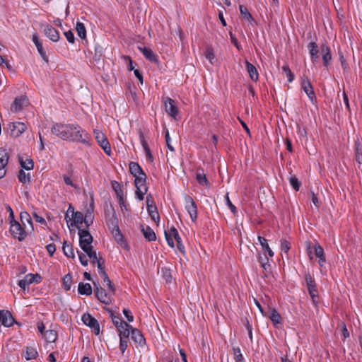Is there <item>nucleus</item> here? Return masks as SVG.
Instances as JSON below:
<instances>
[{
	"label": "nucleus",
	"mask_w": 362,
	"mask_h": 362,
	"mask_svg": "<svg viewBox=\"0 0 362 362\" xmlns=\"http://www.w3.org/2000/svg\"><path fill=\"white\" fill-rule=\"evenodd\" d=\"M71 211V218H69V221H71V225L75 226L78 228H80L78 225L82 224L83 223V214L80 211H74V209L69 206L67 212Z\"/></svg>",
	"instance_id": "obj_17"
},
{
	"label": "nucleus",
	"mask_w": 362,
	"mask_h": 362,
	"mask_svg": "<svg viewBox=\"0 0 362 362\" xmlns=\"http://www.w3.org/2000/svg\"><path fill=\"white\" fill-rule=\"evenodd\" d=\"M120 340H119V349L121 351V352L122 354L124 353V351H126V349H127V338H124V337H119Z\"/></svg>",
	"instance_id": "obj_56"
},
{
	"label": "nucleus",
	"mask_w": 362,
	"mask_h": 362,
	"mask_svg": "<svg viewBox=\"0 0 362 362\" xmlns=\"http://www.w3.org/2000/svg\"><path fill=\"white\" fill-rule=\"evenodd\" d=\"M51 132L62 140L90 146V136L77 124L55 123L51 128Z\"/></svg>",
	"instance_id": "obj_1"
},
{
	"label": "nucleus",
	"mask_w": 362,
	"mask_h": 362,
	"mask_svg": "<svg viewBox=\"0 0 362 362\" xmlns=\"http://www.w3.org/2000/svg\"><path fill=\"white\" fill-rule=\"evenodd\" d=\"M112 187L115 191V193L117 194V199L119 200L121 207L122 206H124V199H123L124 194H123V191L120 187L119 183L115 181L114 183H112Z\"/></svg>",
	"instance_id": "obj_31"
},
{
	"label": "nucleus",
	"mask_w": 362,
	"mask_h": 362,
	"mask_svg": "<svg viewBox=\"0 0 362 362\" xmlns=\"http://www.w3.org/2000/svg\"><path fill=\"white\" fill-rule=\"evenodd\" d=\"M0 322L5 327L13 325L14 320L10 312L7 310L0 311Z\"/></svg>",
	"instance_id": "obj_21"
},
{
	"label": "nucleus",
	"mask_w": 362,
	"mask_h": 362,
	"mask_svg": "<svg viewBox=\"0 0 362 362\" xmlns=\"http://www.w3.org/2000/svg\"><path fill=\"white\" fill-rule=\"evenodd\" d=\"M269 318L276 328H278L281 325V317L275 309L271 310Z\"/></svg>",
	"instance_id": "obj_26"
},
{
	"label": "nucleus",
	"mask_w": 362,
	"mask_h": 362,
	"mask_svg": "<svg viewBox=\"0 0 362 362\" xmlns=\"http://www.w3.org/2000/svg\"><path fill=\"white\" fill-rule=\"evenodd\" d=\"M39 54H40V56L45 59V60H47V55H46V52L45 50L43 48V46H42V44L40 43L39 45H37V46H35Z\"/></svg>",
	"instance_id": "obj_62"
},
{
	"label": "nucleus",
	"mask_w": 362,
	"mask_h": 362,
	"mask_svg": "<svg viewBox=\"0 0 362 362\" xmlns=\"http://www.w3.org/2000/svg\"><path fill=\"white\" fill-rule=\"evenodd\" d=\"M115 241L123 248H127L128 244L123 234L121 233L119 227H114L111 233Z\"/></svg>",
	"instance_id": "obj_16"
},
{
	"label": "nucleus",
	"mask_w": 362,
	"mask_h": 362,
	"mask_svg": "<svg viewBox=\"0 0 362 362\" xmlns=\"http://www.w3.org/2000/svg\"><path fill=\"white\" fill-rule=\"evenodd\" d=\"M83 223H85L86 227H88L93 223V216L91 211H88L85 216L83 215Z\"/></svg>",
	"instance_id": "obj_50"
},
{
	"label": "nucleus",
	"mask_w": 362,
	"mask_h": 362,
	"mask_svg": "<svg viewBox=\"0 0 362 362\" xmlns=\"http://www.w3.org/2000/svg\"><path fill=\"white\" fill-rule=\"evenodd\" d=\"M119 324L120 325L117 328L119 337L129 338L131 332L130 329H132V327L124 321L119 322Z\"/></svg>",
	"instance_id": "obj_23"
},
{
	"label": "nucleus",
	"mask_w": 362,
	"mask_h": 362,
	"mask_svg": "<svg viewBox=\"0 0 362 362\" xmlns=\"http://www.w3.org/2000/svg\"><path fill=\"white\" fill-rule=\"evenodd\" d=\"M129 171L133 175L134 174L139 173V171L142 170L141 166L136 162H130L129 164Z\"/></svg>",
	"instance_id": "obj_51"
},
{
	"label": "nucleus",
	"mask_w": 362,
	"mask_h": 362,
	"mask_svg": "<svg viewBox=\"0 0 362 362\" xmlns=\"http://www.w3.org/2000/svg\"><path fill=\"white\" fill-rule=\"evenodd\" d=\"M314 253L317 258H318V264L322 268L326 263V258L323 248L318 244L314 245Z\"/></svg>",
	"instance_id": "obj_20"
},
{
	"label": "nucleus",
	"mask_w": 362,
	"mask_h": 362,
	"mask_svg": "<svg viewBox=\"0 0 362 362\" xmlns=\"http://www.w3.org/2000/svg\"><path fill=\"white\" fill-rule=\"evenodd\" d=\"M93 134L95 140L97 141L99 146L103 148L104 152L107 155L110 156L112 150L110 144L105 136V134L98 129L93 130Z\"/></svg>",
	"instance_id": "obj_6"
},
{
	"label": "nucleus",
	"mask_w": 362,
	"mask_h": 362,
	"mask_svg": "<svg viewBox=\"0 0 362 362\" xmlns=\"http://www.w3.org/2000/svg\"><path fill=\"white\" fill-rule=\"evenodd\" d=\"M41 277L38 274L30 273L25 275L24 279L18 280L17 284L21 288L25 290L28 285L33 283H38Z\"/></svg>",
	"instance_id": "obj_14"
},
{
	"label": "nucleus",
	"mask_w": 362,
	"mask_h": 362,
	"mask_svg": "<svg viewBox=\"0 0 362 362\" xmlns=\"http://www.w3.org/2000/svg\"><path fill=\"white\" fill-rule=\"evenodd\" d=\"M62 250L64 255H66L67 257L72 259L75 258L74 247L72 245L68 243L67 241H64L63 243Z\"/></svg>",
	"instance_id": "obj_32"
},
{
	"label": "nucleus",
	"mask_w": 362,
	"mask_h": 362,
	"mask_svg": "<svg viewBox=\"0 0 362 362\" xmlns=\"http://www.w3.org/2000/svg\"><path fill=\"white\" fill-rule=\"evenodd\" d=\"M114 227H119L117 224V220L116 218H111L108 223V228L110 230V232H112V228Z\"/></svg>",
	"instance_id": "obj_63"
},
{
	"label": "nucleus",
	"mask_w": 362,
	"mask_h": 362,
	"mask_svg": "<svg viewBox=\"0 0 362 362\" xmlns=\"http://www.w3.org/2000/svg\"><path fill=\"white\" fill-rule=\"evenodd\" d=\"M144 236L148 241H154L156 239V233L149 226L143 227L141 228Z\"/></svg>",
	"instance_id": "obj_29"
},
{
	"label": "nucleus",
	"mask_w": 362,
	"mask_h": 362,
	"mask_svg": "<svg viewBox=\"0 0 362 362\" xmlns=\"http://www.w3.org/2000/svg\"><path fill=\"white\" fill-rule=\"evenodd\" d=\"M78 292L81 295L90 296L92 293V287L88 283L81 282L78 286Z\"/></svg>",
	"instance_id": "obj_27"
},
{
	"label": "nucleus",
	"mask_w": 362,
	"mask_h": 362,
	"mask_svg": "<svg viewBox=\"0 0 362 362\" xmlns=\"http://www.w3.org/2000/svg\"><path fill=\"white\" fill-rule=\"evenodd\" d=\"M8 153L5 148H0V165L6 167L8 163Z\"/></svg>",
	"instance_id": "obj_37"
},
{
	"label": "nucleus",
	"mask_w": 362,
	"mask_h": 362,
	"mask_svg": "<svg viewBox=\"0 0 362 362\" xmlns=\"http://www.w3.org/2000/svg\"><path fill=\"white\" fill-rule=\"evenodd\" d=\"M63 179L66 185L74 187V189H78V186L74 184L71 177L66 175H63Z\"/></svg>",
	"instance_id": "obj_58"
},
{
	"label": "nucleus",
	"mask_w": 362,
	"mask_h": 362,
	"mask_svg": "<svg viewBox=\"0 0 362 362\" xmlns=\"http://www.w3.org/2000/svg\"><path fill=\"white\" fill-rule=\"evenodd\" d=\"M9 225V233L11 236L20 242L23 241L27 237L25 227H23L18 221L13 222V223Z\"/></svg>",
	"instance_id": "obj_4"
},
{
	"label": "nucleus",
	"mask_w": 362,
	"mask_h": 362,
	"mask_svg": "<svg viewBox=\"0 0 362 362\" xmlns=\"http://www.w3.org/2000/svg\"><path fill=\"white\" fill-rule=\"evenodd\" d=\"M134 185L136 187V198L141 201L144 198V195L148 191V187L146 186V175L143 170L139 171V173L134 174Z\"/></svg>",
	"instance_id": "obj_2"
},
{
	"label": "nucleus",
	"mask_w": 362,
	"mask_h": 362,
	"mask_svg": "<svg viewBox=\"0 0 362 362\" xmlns=\"http://www.w3.org/2000/svg\"><path fill=\"white\" fill-rule=\"evenodd\" d=\"M301 88L308 95L310 102L314 104L316 101V96L313 86L307 77L302 78Z\"/></svg>",
	"instance_id": "obj_12"
},
{
	"label": "nucleus",
	"mask_w": 362,
	"mask_h": 362,
	"mask_svg": "<svg viewBox=\"0 0 362 362\" xmlns=\"http://www.w3.org/2000/svg\"><path fill=\"white\" fill-rule=\"evenodd\" d=\"M77 252L79 261L81 264L84 267L88 265V259L86 257L87 256L90 259V261L93 264H97L99 259H103L102 257H98L97 256L96 252L93 250V249L90 250V252L88 251L85 252L86 255L78 251H77Z\"/></svg>",
	"instance_id": "obj_11"
},
{
	"label": "nucleus",
	"mask_w": 362,
	"mask_h": 362,
	"mask_svg": "<svg viewBox=\"0 0 362 362\" xmlns=\"http://www.w3.org/2000/svg\"><path fill=\"white\" fill-rule=\"evenodd\" d=\"M71 286V276L68 274L63 278V288L65 291H69Z\"/></svg>",
	"instance_id": "obj_47"
},
{
	"label": "nucleus",
	"mask_w": 362,
	"mask_h": 362,
	"mask_svg": "<svg viewBox=\"0 0 362 362\" xmlns=\"http://www.w3.org/2000/svg\"><path fill=\"white\" fill-rule=\"evenodd\" d=\"M245 66L250 79L253 81H257L259 78V74L256 67L248 61L245 62Z\"/></svg>",
	"instance_id": "obj_24"
},
{
	"label": "nucleus",
	"mask_w": 362,
	"mask_h": 362,
	"mask_svg": "<svg viewBox=\"0 0 362 362\" xmlns=\"http://www.w3.org/2000/svg\"><path fill=\"white\" fill-rule=\"evenodd\" d=\"M103 279V286L107 287V290L110 293H115V289L114 285L112 284L107 274H104L101 276Z\"/></svg>",
	"instance_id": "obj_41"
},
{
	"label": "nucleus",
	"mask_w": 362,
	"mask_h": 362,
	"mask_svg": "<svg viewBox=\"0 0 362 362\" xmlns=\"http://www.w3.org/2000/svg\"><path fill=\"white\" fill-rule=\"evenodd\" d=\"M38 356L37 349L35 346H28L25 352V358L26 360L35 359Z\"/></svg>",
	"instance_id": "obj_28"
},
{
	"label": "nucleus",
	"mask_w": 362,
	"mask_h": 362,
	"mask_svg": "<svg viewBox=\"0 0 362 362\" xmlns=\"http://www.w3.org/2000/svg\"><path fill=\"white\" fill-rule=\"evenodd\" d=\"M78 236L79 246L84 252L93 250V237L88 230L78 228Z\"/></svg>",
	"instance_id": "obj_3"
},
{
	"label": "nucleus",
	"mask_w": 362,
	"mask_h": 362,
	"mask_svg": "<svg viewBox=\"0 0 362 362\" xmlns=\"http://www.w3.org/2000/svg\"><path fill=\"white\" fill-rule=\"evenodd\" d=\"M43 32L45 35L52 41L57 42L59 40L58 31L51 25H43Z\"/></svg>",
	"instance_id": "obj_15"
},
{
	"label": "nucleus",
	"mask_w": 362,
	"mask_h": 362,
	"mask_svg": "<svg viewBox=\"0 0 362 362\" xmlns=\"http://www.w3.org/2000/svg\"><path fill=\"white\" fill-rule=\"evenodd\" d=\"M105 260L103 259H100L98 261L97 267H98V272L100 275V276H103L104 274H106L107 273L105 271Z\"/></svg>",
	"instance_id": "obj_53"
},
{
	"label": "nucleus",
	"mask_w": 362,
	"mask_h": 362,
	"mask_svg": "<svg viewBox=\"0 0 362 362\" xmlns=\"http://www.w3.org/2000/svg\"><path fill=\"white\" fill-rule=\"evenodd\" d=\"M165 236L167 241L168 245L170 247H174V241L170 235L168 233V231H165Z\"/></svg>",
	"instance_id": "obj_64"
},
{
	"label": "nucleus",
	"mask_w": 362,
	"mask_h": 362,
	"mask_svg": "<svg viewBox=\"0 0 362 362\" xmlns=\"http://www.w3.org/2000/svg\"><path fill=\"white\" fill-rule=\"evenodd\" d=\"M257 239H258L259 243L262 246V248L264 250L267 252V253L269 255V257H274V252L269 247V245L267 243V240L265 239L264 237H262V236H259V235L258 236Z\"/></svg>",
	"instance_id": "obj_33"
},
{
	"label": "nucleus",
	"mask_w": 362,
	"mask_h": 362,
	"mask_svg": "<svg viewBox=\"0 0 362 362\" xmlns=\"http://www.w3.org/2000/svg\"><path fill=\"white\" fill-rule=\"evenodd\" d=\"M138 48L142 52L146 59L151 62H158L157 55L152 51L151 49L146 47H139Z\"/></svg>",
	"instance_id": "obj_22"
},
{
	"label": "nucleus",
	"mask_w": 362,
	"mask_h": 362,
	"mask_svg": "<svg viewBox=\"0 0 362 362\" xmlns=\"http://www.w3.org/2000/svg\"><path fill=\"white\" fill-rule=\"evenodd\" d=\"M131 339L140 346L146 344V340L141 332L136 328H132L130 335Z\"/></svg>",
	"instance_id": "obj_19"
},
{
	"label": "nucleus",
	"mask_w": 362,
	"mask_h": 362,
	"mask_svg": "<svg viewBox=\"0 0 362 362\" xmlns=\"http://www.w3.org/2000/svg\"><path fill=\"white\" fill-rule=\"evenodd\" d=\"M81 320L84 325L89 327L93 332L98 335L100 333V325L95 318L89 313H84L81 317Z\"/></svg>",
	"instance_id": "obj_10"
},
{
	"label": "nucleus",
	"mask_w": 362,
	"mask_h": 362,
	"mask_svg": "<svg viewBox=\"0 0 362 362\" xmlns=\"http://www.w3.org/2000/svg\"><path fill=\"white\" fill-rule=\"evenodd\" d=\"M43 337L47 343H53L57 338V334L55 331L49 329L45 332Z\"/></svg>",
	"instance_id": "obj_35"
},
{
	"label": "nucleus",
	"mask_w": 362,
	"mask_h": 362,
	"mask_svg": "<svg viewBox=\"0 0 362 362\" xmlns=\"http://www.w3.org/2000/svg\"><path fill=\"white\" fill-rule=\"evenodd\" d=\"M196 179L197 182L202 185V186H206L208 185V180L206 179V177L205 174L203 173L197 172L196 174Z\"/></svg>",
	"instance_id": "obj_45"
},
{
	"label": "nucleus",
	"mask_w": 362,
	"mask_h": 362,
	"mask_svg": "<svg viewBox=\"0 0 362 362\" xmlns=\"http://www.w3.org/2000/svg\"><path fill=\"white\" fill-rule=\"evenodd\" d=\"M149 199L150 197H146L147 210L152 219L156 220V218H158V213L157 211V208L155 206V204H148Z\"/></svg>",
	"instance_id": "obj_34"
},
{
	"label": "nucleus",
	"mask_w": 362,
	"mask_h": 362,
	"mask_svg": "<svg viewBox=\"0 0 362 362\" xmlns=\"http://www.w3.org/2000/svg\"><path fill=\"white\" fill-rule=\"evenodd\" d=\"M165 142H166V145H167L168 148L170 151H174L175 149H174L173 146L170 144L171 139H170L169 132H168V129H166L165 132Z\"/></svg>",
	"instance_id": "obj_59"
},
{
	"label": "nucleus",
	"mask_w": 362,
	"mask_h": 362,
	"mask_svg": "<svg viewBox=\"0 0 362 362\" xmlns=\"http://www.w3.org/2000/svg\"><path fill=\"white\" fill-rule=\"evenodd\" d=\"M21 221H22L23 225L25 227V223H28L31 228L33 229V222L32 218L30 214L26 211H23L20 215Z\"/></svg>",
	"instance_id": "obj_43"
},
{
	"label": "nucleus",
	"mask_w": 362,
	"mask_h": 362,
	"mask_svg": "<svg viewBox=\"0 0 362 362\" xmlns=\"http://www.w3.org/2000/svg\"><path fill=\"white\" fill-rule=\"evenodd\" d=\"M28 103V99L24 96L15 98L11 106V110L13 112H18Z\"/></svg>",
	"instance_id": "obj_18"
},
{
	"label": "nucleus",
	"mask_w": 362,
	"mask_h": 362,
	"mask_svg": "<svg viewBox=\"0 0 362 362\" xmlns=\"http://www.w3.org/2000/svg\"><path fill=\"white\" fill-rule=\"evenodd\" d=\"M321 52L322 54L323 64L325 66H327L329 62L332 59L330 49L327 45H323L321 47Z\"/></svg>",
	"instance_id": "obj_25"
},
{
	"label": "nucleus",
	"mask_w": 362,
	"mask_h": 362,
	"mask_svg": "<svg viewBox=\"0 0 362 362\" xmlns=\"http://www.w3.org/2000/svg\"><path fill=\"white\" fill-rule=\"evenodd\" d=\"M19 181L23 184H29L31 182L30 173H26L23 170H21L18 175Z\"/></svg>",
	"instance_id": "obj_39"
},
{
	"label": "nucleus",
	"mask_w": 362,
	"mask_h": 362,
	"mask_svg": "<svg viewBox=\"0 0 362 362\" xmlns=\"http://www.w3.org/2000/svg\"><path fill=\"white\" fill-rule=\"evenodd\" d=\"M226 204L227 206L230 209V211L235 214L237 213V209L236 207L233 204V203L230 202L228 196V193L226 194L225 197Z\"/></svg>",
	"instance_id": "obj_55"
},
{
	"label": "nucleus",
	"mask_w": 362,
	"mask_h": 362,
	"mask_svg": "<svg viewBox=\"0 0 362 362\" xmlns=\"http://www.w3.org/2000/svg\"><path fill=\"white\" fill-rule=\"evenodd\" d=\"M308 49L310 51V54L311 57V59L313 62H315L318 59V47L317 45L315 42H310L308 44Z\"/></svg>",
	"instance_id": "obj_30"
},
{
	"label": "nucleus",
	"mask_w": 362,
	"mask_h": 362,
	"mask_svg": "<svg viewBox=\"0 0 362 362\" xmlns=\"http://www.w3.org/2000/svg\"><path fill=\"white\" fill-rule=\"evenodd\" d=\"M305 283L306 286L308 290V293L311 297L313 303L317 306L318 304V295L317 291L316 289V284L315 279L311 276V275L308 273L305 274Z\"/></svg>",
	"instance_id": "obj_7"
},
{
	"label": "nucleus",
	"mask_w": 362,
	"mask_h": 362,
	"mask_svg": "<svg viewBox=\"0 0 362 362\" xmlns=\"http://www.w3.org/2000/svg\"><path fill=\"white\" fill-rule=\"evenodd\" d=\"M232 349L235 362H245L239 346H233Z\"/></svg>",
	"instance_id": "obj_42"
},
{
	"label": "nucleus",
	"mask_w": 362,
	"mask_h": 362,
	"mask_svg": "<svg viewBox=\"0 0 362 362\" xmlns=\"http://www.w3.org/2000/svg\"><path fill=\"white\" fill-rule=\"evenodd\" d=\"M258 260L261 264V267L264 270L267 272L270 268V264L269 263V259L266 255H259L258 257Z\"/></svg>",
	"instance_id": "obj_44"
},
{
	"label": "nucleus",
	"mask_w": 362,
	"mask_h": 362,
	"mask_svg": "<svg viewBox=\"0 0 362 362\" xmlns=\"http://www.w3.org/2000/svg\"><path fill=\"white\" fill-rule=\"evenodd\" d=\"M289 182L290 185L296 191L299 190L300 182L298 181V178L296 176H291L289 179Z\"/></svg>",
	"instance_id": "obj_52"
},
{
	"label": "nucleus",
	"mask_w": 362,
	"mask_h": 362,
	"mask_svg": "<svg viewBox=\"0 0 362 362\" xmlns=\"http://www.w3.org/2000/svg\"><path fill=\"white\" fill-rule=\"evenodd\" d=\"M356 160L358 163H362V145L358 140L355 142Z\"/></svg>",
	"instance_id": "obj_38"
},
{
	"label": "nucleus",
	"mask_w": 362,
	"mask_h": 362,
	"mask_svg": "<svg viewBox=\"0 0 362 362\" xmlns=\"http://www.w3.org/2000/svg\"><path fill=\"white\" fill-rule=\"evenodd\" d=\"M240 13L243 18L247 20L248 22L251 23L253 21V18L252 15L248 11L247 8L243 6H239Z\"/></svg>",
	"instance_id": "obj_40"
},
{
	"label": "nucleus",
	"mask_w": 362,
	"mask_h": 362,
	"mask_svg": "<svg viewBox=\"0 0 362 362\" xmlns=\"http://www.w3.org/2000/svg\"><path fill=\"white\" fill-rule=\"evenodd\" d=\"M291 248V244L286 240H282L281 241V252L287 254Z\"/></svg>",
	"instance_id": "obj_54"
},
{
	"label": "nucleus",
	"mask_w": 362,
	"mask_h": 362,
	"mask_svg": "<svg viewBox=\"0 0 362 362\" xmlns=\"http://www.w3.org/2000/svg\"><path fill=\"white\" fill-rule=\"evenodd\" d=\"M164 106L167 114L175 119H177V117L178 115V109L175 100L170 98H166L164 100Z\"/></svg>",
	"instance_id": "obj_13"
},
{
	"label": "nucleus",
	"mask_w": 362,
	"mask_h": 362,
	"mask_svg": "<svg viewBox=\"0 0 362 362\" xmlns=\"http://www.w3.org/2000/svg\"><path fill=\"white\" fill-rule=\"evenodd\" d=\"M94 291L96 298L102 303L105 305H109L111 303V294L107 293L103 288H102L98 284L93 283Z\"/></svg>",
	"instance_id": "obj_8"
},
{
	"label": "nucleus",
	"mask_w": 362,
	"mask_h": 362,
	"mask_svg": "<svg viewBox=\"0 0 362 362\" xmlns=\"http://www.w3.org/2000/svg\"><path fill=\"white\" fill-rule=\"evenodd\" d=\"M8 129L11 136L17 138L27 129V127L23 122H16L8 124Z\"/></svg>",
	"instance_id": "obj_9"
},
{
	"label": "nucleus",
	"mask_w": 362,
	"mask_h": 362,
	"mask_svg": "<svg viewBox=\"0 0 362 362\" xmlns=\"http://www.w3.org/2000/svg\"><path fill=\"white\" fill-rule=\"evenodd\" d=\"M64 36L66 37L67 41L70 43H74L75 41L74 35L72 31L68 30L64 33Z\"/></svg>",
	"instance_id": "obj_60"
},
{
	"label": "nucleus",
	"mask_w": 362,
	"mask_h": 362,
	"mask_svg": "<svg viewBox=\"0 0 362 362\" xmlns=\"http://www.w3.org/2000/svg\"><path fill=\"white\" fill-rule=\"evenodd\" d=\"M20 163L21 167L25 169L26 170H32L34 167V163L32 159L27 158L25 160L21 159Z\"/></svg>",
	"instance_id": "obj_46"
},
{
	"label": "nucleus",
	"mask_w": 362,
	"mask_h": 362,
	"mask_svg": "<svg viewBox=\"0 0 362 362\" xmlns=\"http://www.w3.org/2000/svg\"><path fill=\"white\" fill-rule=\"evenodd\" d=\"M122 312L129 322H132L134 321V316L129 309L124 308Z\"/></svg>",
	"instance_id": "obj_61"
},
{
	"label": "nucleus",
	"mask_w": 362,
	"mask_h": 362,
	"mask_svg": "<svg viewBox=\"0 0 362 362\" xmlns=\"http://www.w3.org/2000/svg\"><path fill=\"white\" fill-rule=\"evenodd\" d=\"M168 233L170 235L172 238H173L177 241V243L180 244L181 243V238L178 233L177 230L175 227L170 228L168 230Z\"/></svg>",
	"instance_id": "obj_49"
},
{
	"label": "nucleus",
	"mask_w": 362,
	"mask_h": 362,
	"mask_svg": "<svg viewBox=\"0 0 362 362\" xmlns=\"http://www.w3.org/2000/svg\"><path fill=\"white\" fill-rule=\"evenodd\" d=\"M76 31L77 33L78 36L80 37L81 39L86 38V30L83 23H81L79 21L76 22Z\"/></svg>",
	"instance_id": "obj_36"
},
{
	"label": "nucleus",
	"mask_w": 362,
	"mask_h": 362,
	"mask_svg": "<svg viewBox=\"0 0 362 362\" xmlns=\"http://www.w3.org/2000/svg\"><path fill=\"white\" fill-rule=\"evenodd\" d=\"M184 205L192 221L194 222L197 218V206L193 199L188 194H183Z\"/></svg>",
	"instance_id": "obj_5"
},
{
	"label": "nucleus",
	"mask_w": 362,
	"mask_h": 362,
	"mask_svg": "<svg viewBox=\"0 0 362 362\" xmlns=\"http://www.w3.org/2000/svg\"><path fill=\"white\" fill-rule=\"evenodd\" d=\"M205 57H206V59H208L211 64H214V60L215 59V55L214 53V49L211 47H208L206 48V52H205Z\"/></svg>",
	"instance_id": "obj_48"
},
{
	"label": "nucleus",
	"mask_w": 362,
	"mask_h": 362,
	"mask_svg": "<svg viewBox=\"0 0 362 362\" xmlns=\"http://www.w3.org/2000/svg\"><path fill=\"white\" fill-rule=\"evenodd\" d=\"M110 317L112 318V323L117 328L120 325L119 322H124L119 316L115 315L112 312L110 313Z\"/></svg>",
	"instance_id": "obj_57"
}]
</instances>
